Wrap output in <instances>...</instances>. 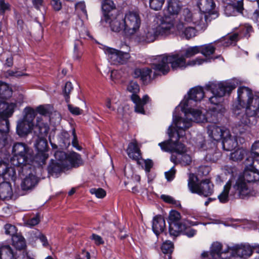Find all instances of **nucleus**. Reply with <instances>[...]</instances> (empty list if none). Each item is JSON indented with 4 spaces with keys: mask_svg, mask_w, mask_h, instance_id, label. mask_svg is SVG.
I'll use <instances>...</instances> for the list:
<instances>
[{
    "mask_svg": "<svg viewBox=\"0 0 259 259\" xmlns=\"http://www.w3.org/2000/svg\"><path fill=\"white\" fill-rule=\"evenodd\" d=\"M12 152L13 156L10 161L15 169L21 167L20 171H23L30 168L31 165L35 163L32 149L24 143H15Z\"/></svg>",
    "mask_w": 259,
    "mask_h": 259,
    "instance_id": "1",
    "label": "nucleus"
},
{
    "mask_svg": "<svg viewBox=\"0 0 259 259\" xmlns=\"http://www.w3.org/2000/svg\"><path fill=\"white\" fill-rule=\"evenodd\" d=\"M236 87L237 83L234 80L221 81L218 83L209 82L205 85V89L207 91H210L213 94V96L209 98V100L212 104L217 106L216 107L212 108L213 112L222 114L223 112L222 108L218 110L217 109L220 107V103L222 98L226 94L229 95Z\"/></svg>",
    "mask_w": 259,
    "mask_h": 259,
    "instance_id": "2",
    "label": "nucleus"
},
{
    "mask_svg": "<svg viewBox=\"0 0 259 259\" xmlns=\"http://www.w3.org/2000/svg\"><path fill=\"white\" fill-rule=\"evenodd\" d=\"M245 112L240 116L237 124V128L240 134L244 133L251 125L256 122L259 117V95H253L249 104L244 108Z\"/></svg>",
    "mask_w": 259,
    "mask_h": 259,
    "instance_id": "3",
    "label": "nucleus"
},
{
    "mask_svg": "<svg viewBox=\"0 0 259 259\" xmlns=\"http://www.w3.org/2000/svg\"><path fill=\"white\" fill-rule=\"evenodd\" d=\"M188 95V98L181 102V110L186 115L191 114L196 122H201V111L199 109L187 108V107L189 104V100H191L195 102H198L200 101L204 98L205 93L203 88L201 86L195 87L189 91Z\"/></svg>",
    "mask_w": 259,
    "mask_h": 259,
    "instance_id": "4",
    "label": "nucleus"
},
{
    "mask_svg": "<svg viewBox=\"0 0 259 259\" xmlns=\"http://www.w3.org/2000/svg\"><path fill=\"white\" fill-rule=\"evenodd\" d=\"M182 4L179 0H167L164 10V15L158 18L161 24H165L166 28L171 29L174 22L182 9Z\"/></svg>",
    "mask_w": 259,
    "mask_h": 259,
    "instance_id": "5",
    "label": "nucleus"
},
{
    "mask_svg": "<svg viewBox=\"0 0 259 259\" xmlns=\"http://www.w3.org/2000/svg\"><path fill=\"white\" fill-rule=\"evenodd\" d=\"M226 184L231 191L232 199H245L249 197L250 191L243 178L240 176L237 179L229 180Z\"/></svg>",
    "mask_w": 259,
    "mask_h": 259,
    "instance_id": "6",
    "label": "nucleus"
},
{
    "mask_svg": "<svg viewBox=\"0 0 259 259\" xmlns=\"http://www.w3.org/2000/svg\"><path fill=\"white\" fill-rule=\"evenodd\" d=\"M253 94L251 89L245 86H240L237 90V100L233 102L231 110L233 113L239 116L242 111H244L245 107L249 104Z\"/></svg>",
    "mask_w": 259,
    "mask_h": 259,
    "instance_id": "7",
    "label": "nucleus"
},
{
    "mask_svg": "<svg viewBox=\"0 0 259 259\" xmlns=\"http://www.w3.org/2000/svg\"><path fill=\"white\" fill-rule=\"evenodd\" d=\"M174 122L177 129L172 125L169 126L167 131L169 139L172 140L176 134L177 135V138L180 139L185 134V131L192 126V119L183 118L181 116H176L174 118Z\"/></svg>",
    "mask_w": 259,
    "mask_h": 259,
    "instance_id": "8",
    "label": "nucleus"
},
{
    "mask_svg": "<svg viewBox=\"0 0 259 259\" xmlns=\"http://www.w3.org/2000/svg\"><path fill=\"white\" fill-rule=\"evenodd\" d=\"M21 167L17 168L20 176H25L21 183V187L23 191H28L33 189L39 181V178L36 176L34 166L31 165L30 168L21 171Z\"/></svg>",
    "mask_w": 259,
    "mask_h": 259,
    "instance_id": "9",
    "label": "nucleus"
},
{
    "mask_svg": "<svg viewBox=\"0 0 259 259\" xmlns=\"http://www.w3.org/2000/svg\"><path fill=\"white\" fill-rule=\"evenodd\" d=\"M123 19L125 25L124 29L125 35H132L139 30L141 24V19L138 12L130 11L125 14Z\"/></svg>",
    "mask_w": 259,
    "mask_h": 259,
    "instance_id": "10",
    "label": "nucleus"
},
{
    "mask_svg": "<svg viewBox=\"0 0 259 259\" xmlns=\"http://www.w3.org/2000/svg\"><path fill=\"white\" fill-rule=\"evenodd\" d=\"M35 148L37 153L35 156L33 155V160L38 165L42 166L46 163V160L49 157L48 153L49 147L46 138H37L34 144Z\"/></svg>",
    "mask_w": 259,
    "mask_h": 259,
    "instance_id": "11",
    "label": "nucleus"
},
{
    "mask_svg": "<svg viewBox=\"0 0 259 259\" xmlns=\"http://www.w3.org/2000/svg\"><path fill=\"white\" fill-rule=\"evenodd\" d=\"M157 23L158 26L156 28H147L144 30V32L140 36L141 41L146 43H150L154 41L159 35H163L168 32L170 29L166 28L165 24H161L158 20Z\"/></svg>",
    "mask_w": 259,
    "mask_h": 259,
    "instance_id": "12",
    "label": "nucleus"
},
{
    "mask_svg": "<svg viewBox=\"0 0 259 259\" xmlns=\"http://www.w3.org/2000/svg\"><path fill=\"white\" fill-rule=\"evenodd\" d=\"M105 53L108 55L110 63L114 65L125 64L130 57L128 53L110 47H106L105 49Z\"/></svg>",
    "mask_w": 259,
    "mask_h": 259,
    "instance_id": "13",
    "label": "nucleus"
},
{
    "mask_svg": "<svg viewBox=\"0 0 259 259\" xmlns=\"http://www.w3.org/2000/svg\"><path fill=\"white\" fill-rule=\"evenodd\" d=\"M183 220H181V214L177 210L172 209L169 211L168 221L169 236L178 234L176 230L181 229L182 226L184 227L185 225L183 224Z\"/></svg>",
    "mask_w": 259,
    "mask_h": 259,
    "instance_id": "14",
    "label": "nucleus"
},
{
    "mask_svg": "<svg viewBox=\"0 0 259 259\" xmlns=\"http://www.w3.org/2000/svg\"><path fill=\"white\" fill-rule=\"evenodd\" d=\"M164 55L167 59L168 64H170L171 68L174 71L178 69H184L188 66L183 55H180L178 53H171Z\"/></svg>",
    "mask_w": 259,
    "mask_h": 259,
    "instance_id": "15",
    "label": "nucleus"
},
{
    "mask_svg": "<svg viewBox=\"0 0 259 259\" xmlns=\"http://www.w3.org/2000/svg\"><path fill=\"white\" fill-rule=\"evenodd\" d=\"M254 163L245 160V168L243 174L239 176L243 178L246 183L259 182V170L255 167Z\"/></svg>",
    "mask_w": 259,
    "mask_h": 259,
    "instance_id": "16",
    "label": "nucleus"
},
{
    "mask_svg": "<svg viewBox=\"0 0 259 259\" xmlns=\"http://www.w3.org/2000/svg\"><path fill=\"white\" fill-rule=\"evenodd\" d=\"M197 6L201 13L205 14L206 20L212 15H217L215 4L213 0H196Z\"/></svg>",
    "mask_w": 259,
    "mask_h": 259,
    "instance_id": "17",
    "label": "nucleus"
},
{
    "mask_svg": "<svg viewBox=\"0 0 259 259\" xmlns=\"http://www.w3.org/2000/svg\"><path fill=\"white\" fill-rule=\"evenodd\" d=\"M199 224L197 222H192L188 220L184 219L183 220V224L185 225L184 227L182 226L181 229L176 230L178 232V234H174L170 236L174 239L182 234L187 236L189 238L194 237L197 233V230L191 228V226H196Z\"/></svg>",
    "mask_w": 259,
    "mask_h": 259,
    "instance_id": "18",
    "label": "nucleus"
},
{
    "mask_svg": "<svg viewBox=\"0 0 259 259\" xmlns=\"http://www.w3.org/2000/svg\"><path fill=\"white\" fill-rule=\"evenodd\" d=\"M4 181H15L16 172L14 167L9 165V164L3 160L0 161V178Z\"/></svg>",
    "mask_w": 259,
    "mask_h": 259,
    "instance_id": "19",
    "label": "nucleus"
},
{
    "mask_svg": "<svg viewBox=\"0 0 259 259\" xmlns=\"http://www.w3.org/2000/svg\"><path fill=\"white\" fill-rule=\"evenodd\" d=\"M165 221L164 217L157 214L154 216L152 220V229L153 233L158 237L161 233L166 235Z\"/></svg>",
    "mask_w": 259,
    "mask_h": 259,
    "instance_id": "20",
    "label": "nucleus"
},
{
    "mask_svg": "<svg viewBox=\"0 0 259 259\" xmlns=\"http://www.w3.org/2000/svg\"><path fill=\"white\" fill-rule=\"evenodd\" d=\"M66 165L61 161L51 159L47 166V171L49 175L58 177L66 168Z\"/></svg>",
    "mask_w": 259,
    "mask_h": 259,
    "instance_id": "21",
    "label": "nucleus"
},
{
    "mask_svg": "<svg viewBox=\"0 0 259 259\" xmlns=\"http://www.w3.org/2000/svg\"><path fill=\"white\" fill-rule=\"evenodd\" d=\"M50 130L49 126L47 123L42 121L41 117H37L36 123L32 127L34 134L37 137L46 138Z\"/></svg>",
    "mask_w": 259,
    "mask_h": 259,
    "instance_id": "22",
    "label": "nucleus"
},
{
    "mask_svg": "<svg viewBox=\"0 0 259 259\" xmlns=\"http://www.w3.org/2000/svg\"><path fill=\"white\" fill-rule=\"evenodd\" d=\"M33 123L22 118L19 120L16 126V133L20 137H24L32 131Z\"/></svg>",
    "mask_w": 259,
    "mask_h": 259,
    "instance_id": "23",
    "label": "nucleus"
},
{
    "mask_svg": "<svg viewBox=\"0 0 259 259\" xmlns=\"http://www.w3.org/2000/svg\"><path fill=\"white\" fill-rule=\"evenodd\" d=\"M102 10L103 13V18H102L101 22H107L110 19L109 13L116 9V5L113 0H100Z\"/></svg>",
    "mask_w": 259,
    "mask_h": 259,
    "instance_id": "24",
    "label": "nucleus"
},
{
    "mask_svg": "<svg viewBox=\"0 0 259 259\" xmlns=\"http://www.w3.org/2000/svg\"><path fill=\"white\" fill-rule=\"evenodd\" d=\"M151 68L156 71L161 73L164 75L169 72L170 68L164 55L159 56L157 63H153L151 64Z\"/></svg>",
    "mask_w": 259,
    "mask_h": 259,
    "instance_id": "25",
    "label": "nucleus"
},
{
    "mask_svg": "<svg viewBox=\"0 0 259 259\" xmlns=\"http://www.w3.org/2000/svg\"><path fill=\"white\" fill-rule=\"evenodd\" d=\"M207 133L213 140L219 142L223 138L225 134L227 132L223 130L222 127L215 124H212L208 126Z\"/></svg>",
    "mask_w": 259,
    "mask_h": 259,
    "instance_id": "26",
    "label": "nucleus"
},
{
    "mask_svg": "<svg viewBox=\"0 0 259 259\" xmlns=\"http://www.w3.org/2000/svg\"><path fill=\"white\" fill-rule=\"evenodd\" d=\"M232 253L241 258H247L252 254V249L249 246L236 245L231 248Z\"/></svg>",
    "mask_w": 259,
    "mask_h": 259,
    "instance_id": "27",
    "label": "nucleus"
},
{
    "mask_svg": "<svg viewBox=\"0 0 259 259\" xmlns=\"http://www.w3.org/2000/svg\"><path fill=\"white\" fill-rule=\"evenodd\" d=\"M13 196V191L10 181H5L0 183V199L9 200Z\"/></svg>",
    "mask_w": 259,
    "mask_h": 259,
    "instance_id": "28",
    "label": "nucleus"
},
{
    "mask_svg": "<svg viewBox=\"0 0 259 259\" xmlns=\"http://www.w3.org/2000/svg\"><path fill=\"white\" fill-rule=\"evenodd\" d=\"M10 131V122L8 118L4 117L0 119V133L2 137H0V148L4 146L7 140V135Z\"/></svg>",
    "mask_w": 259,
    "mask_h": 259,
    "instance_id": "29",
    "label": "nucleus"
},
{
    "mask_svg": "<svg viewBox=\"0 0 259 259\" xmlns=\"http://www.w3.org/2000/svg\"><path fill=\"white\" fill-rule=\"evenodd\" d=\"M16 107L17 103L16 102L9 103L6 102H0V111L4 118H9L12 116Z\"/></svg>",
    "mask_w": 259,
    "mask_h": 259,
    "instance_id": "30",
    "label": "nucleus"
},
{
    "mask_svg": "<svg viewBox=\"0 0 259 259\" xmlns=\"http://www.w3.org/2000/svg\"><path fill=\"white\" fill-rule=\"evenodd\" d=\"M244 10L243 0H236L226 7L225 13L228 16L235 15V12L242 13Z\"/></svg>",
    "mask_w": 259,
    "mask_h": 259,
    "instance_id": "31",
    "label": "nucleus"
},
{
    "mask_svg": "<svg viewBox=\"0 0 259 259\" xmlns=\"http://www.w3.org/2000/svg\"><path fill=\"white\" fill-rule=\"evenodd\" d=\"M126 153L128 157L133 160H139V157L141 156V152L136 141L128 144Z\"/></svg>",
    "mask_w": 259,
    "mask_h": 259,
    "instance_id": "32",
    "label": "nucleus"
},
{
    "mask_svg": "<svg viewBox=\"0 0 259 259\" xmlns=\"http://www.w3.org/2000/svg\"><path fill=\"white\" fill-rule=\"evenodd\" d=\"M221 140L223 148L225 151H232L237 146L236 141L232 137L229 132L226 133V136H224Z\"/></svg>",
    "mask_w": 259,
    "mask_h": 259,
    "instance_id": "33",
    "label": "nucleus"
},
{
    "mask_svg": "<svg viewBox=\"0 0 259 259\" xmlns=\"http://www.w3.org/2000/svg\"><path fill=\"white\" fill-rule=\"evenodd\" d=\"M201 196L207 197L211 195L213 193V184L210 180L206 179L200 182Z\"/></svg>",
    "mask_w": 259,
    "mask_h": 259,
    "instance_id": "34",
    "label": "nucleus"
},
{
    "mask_svg": "<svg viewBox=\"0 0 259 259\" xmlns=\"http://www.w3.org/2000/svg\"><path fill=\"white\" fill-rule=\"evenodd\" d=\"M246 161L259 163V140L255 141L252 145L250 152L245 158Z\"/></svg>",
    "mask_w": 259,
    "mask_h": 259,
    "instance_id": "35",
    "label": "nucleus"
},
{
    "mask_svg": "<svg viewBox=\"0 0 259 259\" xmlns=\"http://www.w3.org/2000/svg\"><path fill=\"white\" fill-rule=\"evenodd\" d=\"M67 161L69 163L71 167L73 168H77L83 164L81 155L75 152H72L68 154Z\"/></svg>",
    "mask_w": 259,
    "mask_h": 259,
    "instance_id": "36",
    "label": "nucleus"
},
{
    "mask_svg": "<svg viewBox=\"0 0 259 259\" xmlns=\"http://www.w3.org/2000/svg\"><path fill=\"white\" fill-rule=\"evenodd\" d=\"M107 23H109L111 30L112 31L119 32L120 31H123L124 32L125 25H124V21L123 18L119 19L118 17H116L111 19L110 18V19Z\"/></svg>",
    "mask_w": 259,
    "mask_h": 259,
    "instance_id": "37",
    "label": "nucleus"
},
{
    "mask_svg": "<svg viewBox=\"0 0 259 259\" xmlns=\"http://www.w3.org/2000/svg\"><path fill=\"white\" fill-rule=\"evenodd\" d=\"M12 245L17 250L24 249L26 247V241L21 234H16L12 237Z\"/></svg>",
    "mask_w": 259,
    "mask_h": 259,
    "instance_id": "38",
    "label": "nucleus"
},
{
    "mask_svg": "<svg viewBox=\"0 0 259 259\" xmlns=\"http://www.w3.org/2000/svg\"><path fill=\"white\" fill-rule=\"evenodd\" d=\"M239 40V34L237 33H234L230 35L222 37L218 40V42L221 43V45L223 47H228L233 43L236 42Z\"/></svg>",
    "mask_w": 259,
    "mask_h": 259,
    "instance_id": "39",
    "label": "nucleus"
},
{
    "mask_svg": "<svg viewBox=\"0 0 259 259\" xmlns=\"http://www.w3.org/2000/svg\"><path fill=\"white\" fill-rule=\"evenodd\" d=\"M188 186L192 193L197 194L200 196H201V193L202 192L201 191L200 188V182L196 183L194 180V176L192 174L190 176L188 179Z\"/></svg>",
    "mask_w": 259,
    "mask_h": 259,
    "instance_id": "40",
    "label": "nucleus"
},
{
    "mask_svg": "<svg viewBox=\"0 0 259 259\" xmlns=\"http://www.w3.org/2000/svg\"><path fill=\"white\" fill-rule=\"evenodd\" d=\"M14 252L9 245L0 247V259H13Z\"/></svg>",
    "mask_w": 259,
    "mask_h": 259,
    "instance_id": "41",
    "label": "nucleus"
},
{
    "mask_svg": "<svg viewBox=\"0 0 259 259\" xmlns=\"http://www.w3.org/2000/svg\"><path fill=\"white\" fill-rule=\"evenodd\" d=\"M227 252V251L223 250V245L222 243L215 242H213L210 247V254L212 257L217 256L220 257L222 254Z\"/></svg>",
    "mask_w": 259,
    "mask_h": 259,
    "instance_id": "42",
    "label": "nucleus"
},
{
    "mask_svg": "<svg viewBox=\"0 0 259 259\" xmlns=\"http://www.w3.org/2000/svg\"><path fill=\"white\" fill-rule=\"evenodd\" d=\"M12 95V90L9 85L2 81H0V97L3 99H7Z\"/></svg>",
    "mask_w": 259,
    "mask_h": 259,
    "instance_id": "43",
    "label": "nucleus"
},
{
    "mask_svg": "<svg viewBox=\"0 0 259 259\" xmlns=\"http://www.w3.org/2000/svg\"><path fill=\"white\" fill-rule=\"evenodd\" d=\"M199 47L200 53L206 57L213 55L216 50L215 47L212 45V43L200 45Z\"/></svg>",
    "mask_w": 259,
    "mask_h": 259,
    "instance_id": "44",
    "label": "nucleus"
},
{
    "mask_svg": "<svg viewBox=\"0 0 259 259\" xmlns=\"http://www.w3.org/2000/svg\"><path fill=\"white\" fill-rule=\"evenodd\" d=\"M226 183L223 187L222 192L218 195V198L221 203H226L229 202L230 197L231 191Z\"/></svg>",
    "mask_w": 259,
    "mask_h": 259,
    "instance_id": "45",
    "label": "nucleus"
},
{
    "mask_svg": "<svg viewBox=\"0 0 259 259\" xmlns=\"http://www.w3.org/2000/svg\"><path fill=\"white\" fill-rule=\"evenodd\" d=\"M58 140L60 146L68 147L70 144V134L66 131H62L59 135Z\"/></svg>",
    "mask_w": 259,
    "mask_h": 259,
    "instance_id": "46",
    "label": "nucleus"
},
{
    "mask_svg": "<svg viewBox=\"0 0 259 259\" xmlns=\"http://www.w3.org/2000/svg\"><path fill=\"white\" fill-rule=\"evenodd\" d=\"M82 54V42L79 40H77L75 41L74 44L73 54V58L74 60L79 61L81 58Z\"/></svg>",
    "mask_w": 259,
    "mask_h": 259,
    "instance_id": "47",
    "label": "nucleus"
},
{
    "mask_svg": "<svg viewBox=\"0 0 259 259\" xmlns=\"http://www.w3.org/2000/svg\"><path fill=\"white\" fill-rule=\"evenodd\" d=\"M24 116L22 118L27 120L31 123H33V120L36 116L35 109L30 106H27L24 109Z\"/></svg>",
    "mask_w": 259,
    "mask_h": 259,
    "instance_id": "48",
    "label": "nucleus"
},
{
    "mask_svg": "<svg viewBox=\"0 0 259 259\" xmlns=\"http://www.w3.org/2000/svg\"><path fill=\"white\" fill-rule=\"evenodd\" d=\"M179 140L178 138H177L175 141L172 140V151L178 154H181L186 152V149L185 145L179 142Z\"/></svg>",
    "mask_w": 259,
    "mask_h": 259,
    "instance_id": "49",
    "label": "nucleus"
},
{
    "mask_svg": "<svg viewBox=\"0 0 259 259\" xmlns=\"http://www.w3.org/2000/svg\"><path fill=\"white\" fill-rule=\"evenodd\" d=\"M174 249V243L169 240L164 242L161 246V250L164 254H171Z\"/></svg>",
    "mask_w": 259,
    "mask_h": 259,
    "instance_id": "50",
    "label": "nucleus"
},
{
    "mask_svg": "<svg viewBox=\"0 0 259 259\" xmlns=\"http://www.w3.org/2000/svg\"><path fill=\"white\" fill-rule=\"evenodd\" d=\"M198 53H200L199 47V46H195L188 48L183 56L186 59L191 58Z\"/></svg>",
    "mask_w": 259,
    "mask_h": 259,
    "instance_id": "51",
    "label": "nucleus"
},
{
    "mask_svg": "<svg viewBox=\"0 0 259 259\" xmlns=\"http://www.w3.org/2000/svg\"><path fill=\"white\" fill-rule=\"evenodd\" d=\"M196 35V29L192 27H186L181 36L182 38H185L187 39H189L191 38L194 37Z\"/></svg>",
    "mask_w": 259,
    "mask_h": 259,
    "instance_id": "52",
    "label": "nucleus"
},
{
    "mask_svg": "<svg viewBox=\"0 0 259 259\" xmlns=\"http://www.w3.org/2000/svg\"><path fill=\"white\" fill-rule=\"evenodd\" d=\"M165 0H149V7L154 11L161 9Z\"/></svg>",
    "mask_w": 259,
    "mask_h": 259,
    "instance_id": "53",
    "label": "nucleus"
},
{
    "mask_svg": "<svg viewBox=\"0 0 259 259\" xmlns=\"http://www.w3.org/2000/svg\"><path fill=\"white\" fill-rule=\"evenodd\" d=\"M73 90L72 83L70 81H67L63 89V93L65 100L67 103L70 101L69 94L71 91Z\"/></svg>",
    "mask_w": 259,
    "mask_h": 259,
    "instance_id": "54",
    "label": "nucleus"
},
{
    "mask_svg": "<svg viewBox=\"0 0 259 259\" xmlns=\"http://www.w3.org/2000/svg\"><path fill=\"white\" fill-rule=\"evenodd\" d=\"M161 199L165 203L175 205L176 207H181V204L179 201L176 200L172 197L167 195H161Z\"/></svg>",
    "mask_w": 259,
    "mask_h": 259,
    "instance_id": "55",
    "label": "nucleus"
},
{
    "mask_svg": "<svg viewBox=\"0 0 259 259\" xmlns=\"http://www.w3.org/2000/svg\"><path fill=\"white\" fill-rule=\"evenodd\" d=\"M221 152L215 151L213 153H207L205 155V160L212 162H216L221 157Z\"/></svg>",
    "mask_w": 259,
    "mask_h": 259,
    "instance_id": "56",
    "label": "nucleus"
},
{
    "mask_svg": "<svg viewBox=\"0 0 259 259\" xmlns=\"http://www.w3.org/2000/svg\"><path fill=\"white\" fill-rule=\"evenodd\" d=\"M127 90L133 93H139L140 90V86L137 81L131 80L127 87Z\"/></svg>",
    "mask_w": 259,
    "mask_h": 259,
    "instance_id": "57",
    "label": "nucleus"
},
{
    "mask_svg": "<svg viewBox=\"0 0 259 259\" xmlns=\"http://www.w3.org/2000/svg\"><path fill=\"white\" fill-rule=\"evenodd\" d=\"M90 192L92 194H95L98 198H103L106 195V192L103 188H91Z\"/></svg>",
    "mask_w": 259,
    "mask_h": 259,
    "instance_id": "58",
    "label": "nucleus"
},
{
    "mask_svg": "<svg viewBox=\"0 0 259 259\" xmlns=\"http://www.w3.org/2000/svg\"><path fill=\"white\" fill-rule=\"evenodd\" d=\"M179 161L182 165L187 166L191 164L192 158L189 154L184 153L181 154V157L179 158Z\"/></svg>",
    "mask_w": 259,
    "mask_h": 259,
    "instance_id": "59",
    "label": "nucleus"
},
{
    "mask_svg": "<svg viewBox=\"0 0 259 259\" xmlns=\"http://www.w3.org/2000/svg\"><path fill=\"white\" fill-rule=\"evenodd\" d=\"M172 140L168 139L166 141L159 143L158 144V145L160 147L161 149L163 151L167 152L170 150L172 151Z\"/></svg>",
    "mask_w": 259,
    "mask_h": 259,
    "instance_id": "60",
    "label": "nucleus"
},
{
    "mask_svg": "<svg viewBox=\"0 0 259 259\" xmlns=\"http://www.w3.org/2000/svg\"><path fill=\"white\" fill-rule=\"evenodd\" d=\"M11 11V5L5 0H0V15L4 16L7 11Z\"/></svg>",
    "mask_w": 259,
    "mask_h": 259,
    "instance_id": "61",
    "label": "nucleus"
},
{
    "mask_svg": "<svg viewBox=\"0 0 259 259\" xmlns=\"http://www.w3.org/2000/svg\"><path fill=\"white\" fill-rule=\"evenodd\" d=\"M68 154L63 151H57L54 154L56 158L55 160L64 162V161L67 160Z\"/></svg>",
    "mask_w": 259,
    "mask_h": 259,
    "instance_id": "62",
    "label": "nucleus"
},
{
    "mask_svg": "<svg viewBox=\"0 0 259 259\" xmlns=\"http://www.w3.org/2000/svg\"><path fill=\"white\" fill-rule=\"evenodd\" d=\"M5 233L13 237V235H15L17 233V229L14 226L11 224H7L5 225Z\"/></svg>",
    "mask_w": 259,
    "mask_h": 259,
    "instance_id": "63",
    "label": "nucleus"
},
{
    "mask_svg": "<svg viewBox=\"0 0 259 259\" xmlns=\"http://www.w3.org/2000/svg\"><path fill=\"white\" fill-rule=\"evenodd\" d=\"M152 73V69L145 67L142 68L141 79L143 81H146L148 78H150Z\"/></svg>",
    "mask_w": 259,
    "mask_h": 259,
    "instance_id": "64",
    "label": "nucleus"
}]
</instances>
